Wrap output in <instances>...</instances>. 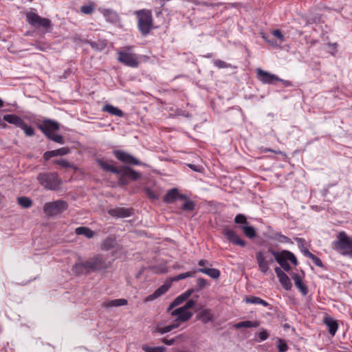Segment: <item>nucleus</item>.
<instances>
[{"label":"nucleus","instance_id":"49530a36","mask_svg":"<svg viewBox=\"0 0 352 352\" xmlns=\"http://www.w3.org/2000/svg\"><path fill=\"white\" fill-rule=\"evenodd\" d=\"M89 45L94 50L101 51L104 50L106 47V45L104 43H100V42H96V41H89L87 42Z\"/></svg>","mask_w":352,"mask_h":352},{"label":"nucleus","instance_id":"473e14b6","mask_svg":"<svg viewBox=\"0 0 352 352\" xmlns=\"http://www.w3.org/2000/svg\"><path fill=\"white\" fill-rule=\"evenodd\" d=\"M177 327H178V324L173 322V324L167 325V326H166L164 327H155L153 329V333H160V334H164V333L170 332L172 330H173V329H175L177 328Z\"/></svg>","mask_w":352,"mask_h":352},{"label":"nucleus","instance_id":"a18cd8bd","mask_svg":"<svg viewBox=\"0 0 352 352\" xmlns=\"http://www.w3.org/2000/svg\"><path fill=\"white\" fill-rule=\"evenodd\" d=\"M49 140L60 144H63L65 143L64 138L62 135L56 134L53 133L49 138Z\"/></svg>","mask_w":352,"mask_h":352},{"label":"nucleus","instance_id":"4c0bfd02","mask_svg":"<svg viewBox=\"0 0 352 352\" xmlns=\"http://www.w3.org/2000/svg\"><path fill=\"white\" fill-rule=\"evenodd\" d=\"M17 202L23 208H29L32 206V199L27 197H18Z\"/></svg>","mask_w":352,"mask_h":352},{"label":"nucleus","instance_id":"9d476101","mask_svg":"<svg viewBox=\"0 0 352 352\" xmlns=\"http://www.w3.org/2000/svg\"><path fill=\"white\" fill-rule=\"evenodd\" d=\"M118 62L132 68L138 67L140 63L138 54L124 51H118Z\"/></svg>","mask_w":352,"mask_h":352},{"label":"nucleus","instance_id":"2f4dec72","mask_svg":"<svg viewBox=\"0 0 352 352\" xmlns=\"http://www.w3.org/2000/svg\"><path fill=\"white\" fill-rule=\"evenodd\" d=\"M102 110L103 111L108 112L111 115L116 116L118 117H122L124 114L121 109L111 104L104 105Z\"/></svg>","mask_w":352,"mask_h":352},{"label":"nucleus","instance_id":"37998d69","mask_svg":"<svg viewBox=\"0 0 352 352\" xmlns=\"http://www.w3.org/2000/svg\"><path fill=\"white\" fill-rule=\"evenodd\" d=\"M36 49L45 52L50 48V45L47 43L41 42V41H35L34 43L32 44Z\"/></svg>","mask_w":352,"mask_h":352},{"label":"nucleus","instance_id":"ddd939ff","mask_svg":"<svg viewBox=\"0 0 352 352\" xmlns=\"http://www.w3.org/2000/svg\"><path fill=\"white\" fill-rule=\"evenodd\" d=\"M222 233L226 239L233 245H239L242 248L247 245V242L241 239L234 230L226 228L222 230Z\"/></svg>","mask_w":352,"mask_h":352},{"label":"nucleus","instance_id":"680f3d73","mask_svg":"<svg viewBox=\"0 0 352 352\" xmlns=\"http://www.w3.org/2000/svg\"><path fill=\"white\" fill-rule=\"evenodd\" d=\"M196 292L195 291V289H193V288H191V289H189L188 290H186V292H184L183 294L186 297L187 299H188V298L192 294L193 292Z\"/></svg>","mask_w":352,"mask_h":352},{"label":"nucleus","instance_id":"a19ab883","mask_svg":"<svg viewBox=\"0 0 352 352\" xmlns=\"http://www.w3.org/2000/svg\"><path fill=\"white\" fill-rule=\"evenodd\" d=\"M277 348L278 352H286L288 350V345L284 339L278 338Z\"/></svg>","mask_w":352,"mask_h":352},{"label":"nucleus","instance_id":"20e7f679","mask_svg":"<svg viewBox=\"0 0 352 352\" xmlns=\"http://www.w3.org/2000/svg\"><path fill=\"white\" fill-rule=\"evenodd\" d=\"M39 184L45 189L56 190L61 184V179L55 172L40 173L37 175Z\"/></svg>","mask_w":352,"mask_h":352},{"label":"nucleus","instance_id":"79ce46f5","mask_svg":"<svg viewBox=\"0 0 352 352\" xmlns=\"http://www.w3.org/2000/svg\"><path fill=\"white\" fill-rule=\"evenodd\" d=\"M142 350L145 352H165L166 348L164 346L151 347L147 345H143Z\"/></svg>","mask_w":352,"mask_h":352},{"label":"nucleus","instance_id":"603ef678","mask_svg":"<svg viewBox=\"0 0 352 352\" xmlns=\"http://www.w3.org/2000/svg\"><path fill=\"white\" fill-rule=\"evenodd\" d=\"M288 256V261H289L293 265L296 266L298 263L296 256L292 252L288 250V253H286Z\"/></svg>","mask_w":352,"mask_h":352},{"label":"nucleus","instance_id":"f03ea898","mask_svg":"<svg viewBox=\"0 0 352 352\" xmlns=\"http://www.w3.org/2000/svg\"><path fill=\"white\" fill-rule=\"evenodd\" d=\"M109 267L105 258L102 254H96L88 260L74 264L72 266V272L77 274H88L91 272L101 271Z\"/></svg>","mask_w":352,"mask_h":352},{"label":"nucleus","instance_id":"1a4fd4ad","mask_svg":"<svg viewBox=\"0 0 352 352\" xmlns=\"http://www.w3.org/2000/svg\"><path fill=\"white\" fill-rule=\"evenodd\" d=\"M25 17L26 21L35 28H43L47 30L52 25V22L49 19L43 18L32 11L26 12Z\"/></svg>","mask_w":352,"mask_h":352},{"label":"nucleus","instance_id":"6e6552de","mask_svg":"<svg viewBox=\"0 0 352 352\" xmlns=\"http://www.w3.org/2000/svg\"><path fill=\"white\" fill-rule=\"evenodd\" d=\"M68 208V204L64 200L47 202L43 206V212L48 217H54L63 213Z\"/></svg>","mask_w":352,"mask_h":352},{"label":"nucleus","instance_id":"72a5a7b5","mask_svg":"<svg viewBox=\"0 0 352 352\" xmlns=\"http://www.w3.org/2000/svg\"><path fill=\"white\" fill-rule=\"evenodd\" d=\"M188 299L186 298V297L182 293L179 296H177L173 300V301L170 304V305L168 306V307L167 309V312H170V310L173 309L174 307L181 305L182 303H183L184 301H186Z\"/></svg>","mask_w":352,"mask_h":352},{"label":"nucleus","instance_id":"6e6d98bb","mask_svg":"<svg viewBox=\"0 0 352 352\" xmlns=\"http://www.w3.org/2000/svg\"><path fill=\"white\" fill-rule=\"evenodd\" d=\"M268 336H269V333L267 331V330H265V329H263L262 331H261L258 333V338H259L260 340H261V341H264V340H267Z\"/></svg>","mask_w":352,"mask_h":352},{"label":"nucleus","instance_id":"bb28decb","mask_svg":"<svg viewBox=\"0 0 352 352\" xmlns=\"http://www.w3.org/2000/svg\"><path fill=\"white\" fill-rule=\"evenodd\" d=\"M102 13L107 21L112 23H116L119 21V16L115 11L107 9L104 10Z\"/></svg>","mask_w":352,"mask_h":352},{"label":"nucleus","instance_id":"a211bd4d","mask_svg":"<svg viewBox=\"0 0 352 352\" xmlns=\"http://www.w3.org/2000/svg\"><path fill=\"white\" fill-rule=\"evenodd\" d=\"M70 149L68 147H63L56 150L48 151L43 153V159L45 161L50 160L52 157L56 156H63L69 153Z\"/></svg>","mask_w":352,"mask_h":352},{"label":"nucleus","instance_id":"dca6fc26","mask_svg":"<svg viewBox=\"0 0 352 352\" xmlns=\"http://www.w3.org/2000/svg\"><path fill=\"white\" fill-rule=\"evenodd\" d=\"M134 210L132 208L117 207L108 210V214L116 218H125L133 214Z\"/></svg>","mask_w":352,"mask_h":352},{"label":"nucleus","instance_id":"6ab92c4d","mask_svg":"<svg viewBox=\"0 0 352 352\" xmlns=\"http://www.w3.org/2000/svg\"><path fill=\"white\" fill-rule=\"evenodd\" d=\"M170 287V284L165 283L162 285L159 288H157L152 294L147 296L144 299V302H151L155 300L156 298L160 297L161 296L166 293Z\"/></svg>","mask_w":352,"mask_h":352},{"label":"nucleus","instance_id":"a878e982","mask_svg":"<svg viewBox=\"0 0 352 352\" xmlns=\"http://www.w3.org/2000/svg\"><path fill=\"white\" fill-rule=\"evenodd\" d=\"M301 252L307 258H310L314 263L319 267H324L322 261L315 254H312L308 249H301Z\"/></svg>","mask_w":352,"mask_h":352},{"label":"nucleus","instance_id":"c85d7f7f","mask_svg":"<svg viewBox=\"0 0 352 352\" xmlns=\"http://www.w3.org/2000/svg\"><path fill=\"white\" fill-rule=\"evenodd\" d=\"M75 232L78 235H83L88 239L94 237L95 232L87 227H78L76 228Z\"/></svg>","mask_w":352,"mask_h":352},{"label":"nucleus","instance_id":"774afa93","mask_svg":"<svg viewBox=\"0 0 352 352\" xmlns=\"http://www.w3.org/2000/svg\"><path fill=\"white\" fill-rule=\"evenodd\" d=\"M234 327L236 329H241L244 327V322H240L234 324Z\"/></svg>","mask_w":352,"mask_h":352},{"label":"nucleus","instance_id":"69168bd1","mask_svg":"<svg viewBox=\"0 0 352 352\" xmlns=\"http://www.w3.org/2000/svg\"><path fill=\"white\" fill-rule=\"evenodd\" d=\"M188 167L190 168H191L192 170L196 171V172H199L200 171V168L199 166H197V165H195V164H190L188 165Z\"/></svg>","mask_w":352,"mask_h":352},{"label":"nucleus","instance_id":"f704fd0d","mask_svg":"<svg viewBox=\"0 0 352 352\" xmlns=\"http://www.w3.org/2000/svg\"><path fill=\"white\" fill-rule=\"evenodd\" d=\"M182 200L184 201V203L182 204L180 208L183 211L192 212L195 210L196 204L193 201L189 199L188 197L186 199Z\"/></svg>","mask_w":352,"mask_h":352},{"label":"nucleus","instance_id":"338daca9","mask_svg":"<svg viewBox=\"0 0 352 352\" xmlns=\"http://www.w3.org/2000/svg\"><path fill=\"white\" fill-rule=\"evenodd\" d=\"M281 267L286 272H289L291 270V266L288 262L283 265Z\"/></svg>","mask_w":352,"mask_h":352},{"label":"nucleus","instance_id":"7ed1b4c3","mask_svg":"<svg viewBox=\"0 0 352 352\" xmlns=\"http://www.w3.org/2000/svg\"><path fill=\"white\" fill-rule=\"evenodd\" d=\"M331 247L341 255L352 258V238L345 232L341 231L338 233L336 240L332 242Z\"/></svg>","mask_w":352,"mask_h":352},{"label":"nucleus","instance_id":"13d9d810","mask_svg":"<svg viewBox=\"0 0 352 352\" xmlns=\"http://www.w3.org/2000/svg\"><path fill=\"white\" fill-rule=\"evenodd\" d=\"M295 240L297 242L298 248L300 250L303 249V248H305V239H304L296 237V238H295Z\"/></svg>","mask_w":352,"mask_h":352},{"label":"nucleus","instance_id":"39448f33","mask_svg":"<svg viewBox=\"0 0 352 352\" xmlns=\"http://www.w3.org/2000/svg\"><path fill=\"white\" fill-rule=\"evenodd\" d=\"M275 250L272 248L259 250L256 253V260L258 264V270L263 273L266 274L270 270V264L274 262V257L272 252Z\"/></svg>","mask_w":352,"mask_h":352},{"label":"nucleus","instance_id":"cd10ccee","mask_svg":"<svg viewBox=\"0 0 352 352\" xmlns=\"http://www.w3.org/2000/svg\"><path fill=\"white\" fill-rule=\"evenodd\" d=\"M244 301L248 304H258L262 305L264 307H269L270 305L267 301L254 296H246L244 298Z\"/></svg>","mask_w":352,"mask_h":352},{"label":"nucleus","instance_id":"4468645a","mask_svg":"<svg viewBox=\"0 0 352 352\" xmlns=\"http://www.w3.org/2000/svg\"><path fill=\"white\" fill-rule=\"evenodd\" d=\"M114 156L121 162L130 165H140L141 162L131 154L122 150H114Z\"/></svg>","mask_w":352,"mask_h":352},{"label":"nucleus","instance_id":"393cba45","mask_svg":"<svg viewBox=\"0 0 352 352\" xmlns=\"http://www.w3.org/2000/svg\"><path fill=\"white\" fill-rule=\"evenodd\" d=\"M196 272L206 274L214 279H217L220 276V271L216 268L202 267L197 269Z\"/></svg>","mask_w":352,"mask_h":352},{"label":"nucleus","instance_id":"09e8293b","mask_svg":"<svg viewBox=\"0 0 352 352\" xmlns=\"http://www.w3.org/2000/svg\"><path fill=\"white\" fill-rule=\"evenodd\" d=\"M197 285L198 288L195 289L196 292L203 289L204 287L208 286V283L206 279L204 278H199L197 279Z\"/></svg>","mask_w":352,"mask_h":352},{"label":"nucleus","instance_id":"9b49d317","mask_svg":"<svg viewBox=\"0 0 352 352\" xmlns=\"http://www.w3.org/2000/svg\"><path fill=\"white\" fill-rule=\"evenodd\" d=\"M37 127L47 138L53 133L60 130V124L51 119H44L37 124Z\"/></svg>","mask_w":352,"mask_h":352},{"label":"nucleus","instance_id":"5701e85b","mask_svg":"<svg viewBox=\"0 0 352 352\" xmlns=\"http://www.w3.org/2000/svg\"><path fill=\"white\" fill-rule=\"evenodd\" d=\"M116 238L115 236H108L101 244V250L108 251L113 249L116 245Z\"/></svg>","mask_w":352,"mask_h":352},{"label":"nucleus","instance_id":"bf43d9fd","mask_svg":"<svg viewBox=\"0 0 352 352\" xmlns=\"http://www.w3.org/2000/svg\"><path fill=\"white\" fill-rule=\"evenodd\" d=\"M175 338H171V339L162 338V342H163L164 344L168 345V346L173 345L175 343Z\"/></svg>","mask_w":352,"mask_h":352},{"label":"nucleus","instance_id":"e2e57ef3","mask_svg":"<svg viewBox=\"0 0 352 352\" xmlns=\"http://www.w3.org/2000/svg\"><path fill=\"white\" fill-rule=\"evenodd\" d=\"M274 271H275V273L277 276L278 278H279L280 276H283V274H285V273L278 267H276L274 268Z\"/></svg>","mask_w":352,"mask_h":352},{"label":"nucleus","instance_id":"423d86ee","mask_svg":"<svg viewBox=\"0 0 352 352\" xmlns=\"http://www.w3.org/2000/svg\"><path fill=\"white\" fill-rule=\"evenodd\" d=\"M138 27L142 35H147L153 28V16L149 10H142L136 12Z\"/></svg>","mask_w":352,"mask_h":352},{"label":"nucleus","instance_id":"3c124183","mask_svg":"<svg viewBox=\"0 0 352 352\" xmlns=\"http://www.w3.org/2000/svg\"><path fill=\"white\" fill-rule=\"evenodd\" d=\"M244 322V327L245 328H252V327H258L259 326V322L258 321H250V320H245Z\"/></svg>","mask_w":352,"mask_h":352},{"label":"nucleus","instance_id":"7c9ffc66","mask_svg":"<svg viewBox=\"0 0 352 352\" xmlns=\"http://www.w3.org/2000/svg\"><path fill=\"white\" fill-rule=\"evenodd\" d=\"M239 228L243 230L244 234L249 239H254L256 236V232L253 226L246 225L240 226Z\"/></svg>","mask_w":352,"mask_h":352},{"label":"nucleus","instance_id":"0e129e2a","mask_svg":"<svg viewBox=\"0 0 352 352\" xmlns=\"http://www.w3.org/2000/svg\"><path fill=\"white\" fill-rule=\"evenodd\" d=\"M278 82H281L285 87L292 86V82L289 80H286L280 78V80H278Z\"/></svg>","mask_w":352,"mask_h":352},{"label":"nucleus","instance_id":"c756f323","mask_svg":"<svg viewBox=\"0 0 352 352\" xmlns=\"http://www.w3.org/2000/svg\"><path fill=\"white\" fill-rule=\"evenodd\" d=\"M197 318L201 320L206 324L213 319V316L211 314L210 310L205 309L197 316Z\"/></svg>","mask_w":352,"mask_h":352},{"label":"nucleus","instance_id":"864d4df0","mask_svg":"<svg viewBox=\"0 0 352 352\" xmlns=\"http://www.w3.org/2000/svg\"><path fill=\"white\" fill-rule=\"evenodd\" d=\"M214 64L218 68H227L229 67V64L221 60H215Z\"/></svg>","mask_w":352,"mask_h":352},{"label":"nucleus","instance_id":"c03bdc74","mask_svg":"<svg viewBox=\"0 0 352 352\" xmlns=\"http://www.w3.org/2000/svg\"><path fill=\"white\" fill-rule=\"evenodd\" d=\"M234 221L236 224H241V226H246L249 224L246 217L243 214H236Z\"/></svg>","mask_w":352,"mask_h":352},{"label":"nucleus","instance_id":"4d7b16f0","mask_svg":"<svg viewBox=\"0 0 352 352\" xmlns=\"http://www.w3.org/2000/svg\"><path fill=\"white\" fill-rule=\"evenodd\" d=\"M273 35L278 38H279L281 41L284 40V36L279 30H275L272 32Z\"/></svg>","mask_w":352,"mask_h":352},{"label":"nucleus","instance_id":"f257e3e1","mask_svg":"<svg viewBox=\"0 0 352 352\" xmlns=\"http://www.w3.org/2000/svg\"><path fill=\"white\" fill-rule=\"evenodd\" d=\"M98 164L104 171L111 172L119 175L118 183L120 186H126L131 181H136L140 179V174L129 166H123L117 168L107 161L98 160Z\"/></svg>","mask_w":352,"mask_h":352},{"label":"nucleus","instance_id":"f3484780","mask_svg":"<svg viewBox=\"0 0 352 352\" xmlns=\"http://www.w3.org/2000/svg\"><path fill=\"white\" fill-rule=\"evenodd\" d=\"M187 195L181 194L176 188L169 190L164 197V202L166 204H173L177 200L186 199Z\"/></svg>","mask_w":352,"mask_h":352},{"label":"nucleus","instance_id":"2eb2a0df","mask_svg":"<svg viewBox=\"0 0 352 352\" xmlns=\"http://www.w3.org/2000/svg\"><path fill=\"white\" fill-rule=\"evenodd\" d=\"M257 78L263 84L274 85L280 78L260 68L256 69Z\"/></svg>","mask_w":352,"mask_h":352},{"label":"nucleus","instance_id":"8fccbe9b","mask_svg":"<svg viewBox=\"0 0 352 352\" xmlns=\"http://www.w3.org/2000/svg\"><path fill=\"white\" fill-rule=\"evenodd\" d=\"M144 192L147 197H148L150 199L154 201L159 199V196L151 188H146L144 189Z\"/></svg>","mask_w":352,"mask_h":352},{"label":"nucleus","instance_id":"de8ad7c7","mask_svg":"<svg viewBox=\"0 0 352 352\" xmlns=\"http://www.w3.org/2000/svg\"><path fill=\"white\" fill-rule=\"evenodd\" d=\"M52 162L54 164H58L63 168H72V165L65 160H54Z\"/></svg>","mask_w":352,"mask_h":352},{"label":"nucleus","instance_id":"0eeeda50","mask_svg":"<svg viewBox=\"0 0 352 352\" xmlns=\"http://www.w3.org/2000/svg\"><path fill=\"white\" fill-rule=\"evenodd\" d=\"M3 120L9 124H14L15 126L21 128L26 136L32 137L34 135V129L32 126H29L19 116L15 114H6L3 117Z\"/></svg>","mask_w":352,"mask_h":352},{"label":"nucleus","instance_id":"ea45409f","mask_svg":"<svg viewBox=\"0 0 352 352\" xmlns=\"http://www.w3.org/2000/svg\"><path fill=\"white\" fill-rule=\"evenodd\" d=\"M196 271H189L186 272L185 273L179 274L174 277L172 278L173 281H179L180 280L188 278V277H193L195 276Z\"/></svg>","mask_w":352,"mask_h":352},{"label":"nucleus","instance_id":"b1692460","mask_svg":"<svg viewBox=\"0 0 352 352\" xmlns=\"http://www.w3.org/2000/svg\"><path fill=\"white\" fill-rule=\"evenodd\" d=\"M324 323L329 328V333L333 336L338 328V322L330 316L324 317Z\"/></svg>","mask_w":352,"mask_h":352},{"label":"nucleus","instance_id":"58836bf2","mask_svg":"<svg viewBox=\"0 0 352 352\" xmlns=\"http://www.w3.org/2000/svg\"><path fill=\"white\" fill-rule=\"evenodd\" d=\"M95 10V6L92 3L85 4L80 7V12L84 14H91Z\"/></svg>","mask_w":352,"mask_h":352},{"label":"nucleus","instance_id":"f8f14e48","mask_svg":"<svg viewBox=\"0 0 352 352\" xmlns=\"http://www.w3.org/2000/svg\"><path fill=\"white\" fill-rule=\"evenodd\" d=\"M172 316L176 317L174 320V323L178 324V327L182 322H185L189 320L193 316V313L190 311H186L182 307L172 309L169 312Z\"/></svg>","mask_w":352,"mask_h":352},{"label":"nucleus","instance_id":"e433bc0d","mask_svg":"<svg viewBox=\"0 0 352 352\" xmlns=\"http://www.w3.org/2000/svg\"><path fill=\"white\" fill-rule=\"evenodd\" d=\"M278 280H279V282L280 283V284L282 285V286L283 287V288L285 290H290L291 289V288L292 287V282H291L289 278L288 277V276L286 274H285L283 276H280L278 278Z\"/></svg>","mask_w":352,"mask_h":352},{"label":"nucleus","instance_id":"5fc2aeb1","mask_svg":"<svg viewBox=\"0 0 352 352\" xmlns=\"http://www.w3.org/2000/svg\"><path fill=\"white\" fill-rule=\"evenodd\" d=\"M196 304V301L193 299L188 300L186 303L182 306V307L186 310L188 311L189 309L192 308Z\"/></svg>","mask_w":352,"mask_h":352},{"label":"nucleus","instance_id":"aec40b11","mask_svg":"<svg viewBox=\"0 0 352 352\" xmlns=\"http://www.w3.org/2000/svg\"><path fill=\"white\" fill-rule=\"evenodd\" d=\"M292 278L294 281L296 287L299 289L303 296H306L308 294V287L302 282V276L298 274L293 273Z\"/></svg>","mask_w":352,"mask_h":352},{"label":"nucleus","instance_id":"412c9836","mask_svg":"<svg viewBox=\"0 0 352 352\" xmlns=\"http://www.w3.org/2000/svg\"><path fill=\"white\" fill-rule=\"evenodd\" d=\"M128 304V301L125 298H118L114 300H104L102 307L106 309L111 308V307H117L120 306L126 305Z\"/></svg>","mask_w":352,"mask_h":352},{"label":"nucleus","instance_id":"4be33fe9","mask_svg":"<svg viewBox=\"0 0 352 352\" xmlns=\"http://www.w3.org/2000/svg\"><path fill=\"white\" fill-rule=\"evenodd\" d=\"M286 253H288V250H284L281 252L275 250L274 252H272L274 260L280 265V267L288 261V256Z\"/></svg>","mask_w":352,"mask_h":352},{"label":"nucleus","instance_id":"c9c22d12","mask_svg":"<svg viewBox=\"0 0 352 352\" xmlns=\"http://www.w3.org/2000/svg\"><path fill=\"white\" fill-rule=\"evenodd\" d=\"M272 240L277 241L282 243H292L290 238L283 235L280 232H275L271 236Z\"/></svg>","mask_w":352,"mask_h":352},{"label":"nucleus","instance_id":"052dcab7","mask_svg":"<svg viewBox=\"0 0 352 352\" xmlns=\"http://www.w3.org/2000/svg\"><path fill=\"white\" fill-rule=\"evenodd\" d=\"M198 265L203 267L205 265H209L210 267L212 266L210 263H209V261L206 259H201L198 261Z\"/></svg>","mask_w":352,"mask_h":352}]
</instances>
